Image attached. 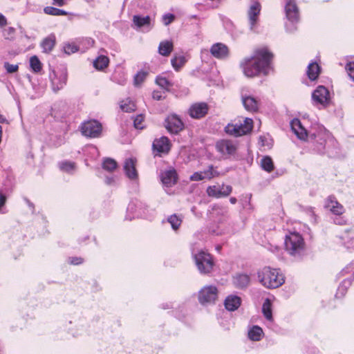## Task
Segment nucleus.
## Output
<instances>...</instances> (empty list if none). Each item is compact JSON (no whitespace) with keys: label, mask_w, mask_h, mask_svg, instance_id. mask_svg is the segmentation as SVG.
<instances>
[{"label":"nucleus","mask_w":354,"mask_h":354,"mask_svg":"<svg viewBox=\"0 0 354 354\" xmlns=\"http://www.w3.org/2000/svg\"><path fill=\"white\" fill-rule=\"evenodd\" d=\"M274 58V54L268 46H260L253 49L252 55L243 58L239 66L248 77L266 76L273 71Z\"/></svg>","instance_id":"1"},{"label":"nucleus","mask_w":354,"mask_h":354,"mask_svg":"<svg viewBox=\"0 0 354 354\" xmlns=\"http://www.w3.org/2000/svg\"><path fill=\"white\" fill-rule=\"evenodd\" d=\"M260 283L267 288H277L285 282L283 274L279 270L265 267L258 272Z\"/></svg>","instance_id":"2"},{"label":"nucleus","mask_w":354,"mask_h":354,"mask_svg":"<svg viewBox=\"0 0 354 354\" xmlns=\"http://www.w3.org/2000/svg\"><path fill=\"white\" fill-rule=\"evenodd\" d=\"M285 250L294 257H301L306 251L304 238L298 232H290L285 237Z\"/></svg>","instance_id":"3"},{"label":"nucleus","mask_w":354,"mask_h":354,"mask_svg":"<svg viewBox=\"0 0 354 354\" xmlns=\"http://www.w3.org/2000/svg\"><path fill=\"white\" fill-rule=\"evenodd\" d=\"M253 129V120L250 118H238L227 124L225 132L234 137H240L250 133Z\"/></svg>","instance_id":"4"},{"label":"nucleus","mask_w":354,"mask_h":354,"mask_svg":"<svg viewBox=\"0 0 354 354\" xmlns=\"http://www.w3.org/2000/svg\"><path fill=\"white\" fill-rule=\"evenodd\" d=\"M196 267L202 274H209L214 267V260L212 254L205 250H200L194 255Z\"/></svg>","instance_id":"5"},{"label":"nucleus","mask_w":354,"mask_h":354,"mask_svg":"<svg viewBox=\"0 0 354 354\" xmlns=\"http://www.w3.org/2000/svg\"><path fill=\"white\" fill-rule=\"evenodd\" d=\"M215 147L224 159H228L236 155L239 142L231 139H221L216 142Z\"/></svg>","instance_id":"6"},{"label":"nucleus","mask_w":354,"mask_h":354,"mask_svg":"<svg viewBox=\"0 0 354 354\" xmlns=\"http://www.w3.org/2000/svg\"><path fill=\"white\" fill-rule=\"evenodd\" d=\"M80 129L83 136L91 138L100 137L102 131V124L96 120H89L82 122Z\"/></svg>","instance_id":"7"},{"label":"nucleus","mask_w":354,"mask_h":354,"mask_svg":"<svg viewBox=\"0 0 354 354\" xmlns=\"http://www.w3.org/2000/svg\"><path fill=\"white\" fill-rule=\"evenodd\" d=\"M218 290L215 286H205L198 293V299L201 304H214L218 299Z\"/></svg>","instance_id":"8"},{"label":"nucleus","mask_w":354,"mask_h":354,"mask_svg":"<svg viewBox=\"0 0 354 354\" xmlns=\"http://www.w3.org/2000/svg\"><path fill=\"white\" fill-rule=\"evenodd\" d=\"M164 126L167 131L171 134H178L185 129L182 119L175 113L167 115L165 120Z\"/></svg>","instance_id":"9"},{"label":"nucleus","mask_w":354,"mask_h":354,"mask_svg":"<svg viewBox=\"0 0 354 354\" xmlns=\"http://www.w3.org/2000/svg\"><path fill=\"white\" fill-rule=\"evenodd\" d=\"M171 143L166 136L156 138L152 144V150L155 156H162L168 154L171 150Z\"/></svg>","instance_id":"10"},{"label":"nucleus","mask_w":354,"mask_h":354,"mask_svg":"<svg viewBox=\"0 0 354 354\" xmlns=\"http://www.w3.org/2000/svg\"><path fill=\"white\" fill-rule=\"evenodd\" d=\"M232 189H233L231 185H225L222 184V185L219 187H218L216 185H211L207 187L206 192L207 194L210 197L219 198L230 196L232 192Z\"/></svg>","instance_id":"11"},{"label":"nucleus","mask_w":354,"mask_h":354,"mask_svg":"<svg viewBox=\"0 0 354 354\" xmlns=\"http://www.w3.org/2000/svg\"><path fill=\"white\" fill-rule=\"evenodd\" d=\"M209 109V106L206 102H196L191 105L188 113L191 118L201 119L208 113Z\"/></svg>","instance_id":"12"},{"label":"nucleus","mask_w":354,"mask_h":354,"mask_svg":"<svg viewBox=\"0 0 354 354\" xmlns=\"http://www.w3.org/2000/svg\"><path fill=\"white\" fill-rule=\"evenodd\" d=\"M286 17L292 23L299 20V9L295 0H288L285 5Z\"/></svg>","instance_id":"13"},{"label":"nucleus","mask_w":354,"mask_h":354,"mask_svg":"<svg viewBox=\"0 0 354 354\" xmlns=\"http://www.w3.org/2000/svg\"><path fill=\"white\" fill-rule=\"evenodd\" d=\"M312 98L316 103L326 106L330 100L328 90L324 86H319L313 93Z\"/></svg>","instance_id":"14"},{"label":"nucleus","mask_w":354,"mask_h":354,"mask_svg":"<svg viewBox=\"0 0 354 354\" xmlns=\"http://www.w3.org/2000/svg\"><path fill=\"white\" fill-rule=\"evenodd\" d=\"M325 207L335 215H342L345 211L344 206L337 201L336 197L333 195L329 196L326 199Z\"/></svg>","instance_id":"15"},{"label":"nucleus","mask_w":354,"mask_h":354,"mask_svg":"<svg viewBox=\"0 0 354 354\" xmlns=\"http://www.w3.org/2000/svg\"><path fill=\"white\" fill-rule=\"evenodd\" d=\"M160 180L162 184L167 187H171L174 185L178 181V174L174 169L163 171L160 174Z\"/></svg>","instance_id":"16"},{"label":"nucleus","mask_w":354,"mask_h":354,"mask_svg":"<svg viewBox=\"0 0 354 354\" xmlns=\"http://www.w3.org/2000/svg\"><path fill=\"white\" fill-rule=\"evenodd\" d=\"M210 53L214 57L221 59L228 57L230 50L225 44L216 43L212 46Z\"/></svg>","instance_id":"17"},{"label":"nucleus","mask_w":354,"mask_h":354,"mask_svg":"<svg viewBox=\"0 0 354 354\" xmlns=\"http://www.w3.org/2000/svg\"><path fill=\"white\" fill-rule=\"evenodd\" d=\"M136 159L135 158H129L125 160L124 169L127 176L131 179L134 180L138 178V171L136 168Z\"/></svg>","instance_id":"18"},{"label":"nucleus","mask_w":354,"mask_h":354,"mask_svg":"<svg viewBox=\"0 0 354 354\" xmlns=\"http://www.w3.org/2000/svg\"><path fill=\"white\" fill-rule=\"evenodd\" d=\"M292 130L300 140H305L308 137L306 129L302 126L299 119H293L290 123Z\"/></svg>","instance_id":"19"},{"label":"nucleus","mask_w":354,"mask_h":354,"mask_svg":"<svg viewBox=\"0 0 354 354\" xmlns=\"http://www.w3.org/2000/svg\"><path fill=\"white\" fill-rule=\"evenodd\" d=\"M242 103L244 108L249 112L255 113L259 110V101L252 96H242Z\"/></svg>","instance_id":"20"},{"label":"nucleus","mask_w":354,"mask_h":354,"mask_svg":"<svg viewBox=\"0 0 354 354\" xmlns=\"http://www.w3.org/2000/svg\"><path fill=\"white\" fill-rule=\"evenodd\" d=\"M261 9V6L258 1L254 2L250 7L248 10V17L252 26H254L256 24Z\"/></svg>","instance_id":"21"},{"label":"nucleus","mask_w":354,"mask_h":354,"mask_svg":"<svg viewBox=\"0 0 354 354\" xmlns=\"http://www.w3.org/2000/svg\"><path fill=\"white\" fill-rule=\"evenodd\" d=\"M241 304V299L239 297L236 295H230L226 297L225 300V307L230 311H234L236 310Z\"/></svg>","instance_id":"22"},{"label":"nucleus","mask_w":354,"mask_h":354,"mask_svg":"<svg viewBox=\"0 0 354 354\" xmlns=\"http://www.w3.org/2000/svg\"><path fill=\"white\" fill-rule=\"evenodd\" d=\"M321 73L320 66L315 62L309 64L307 68L306 74L311 81L316 80Z\"/></svg>","instance_id":"23"},{"label":"nucleus","mask_w":354,"mask_h":354,"mask_svg":"<svg viewBox=\"0 0 354 354\" xmlns=\"http://www.w3.org/2000/svg\"><path fill=\"white\" fill-rule=\"evenodd\" d=\"M250 282V277L245 274H236L233 279V283L236 288H245Z\"/></svg>","instance_id":"24"},{"label":"nucleus","mask_w":354,"mask_h":354,"mask_svg":"<svg viewBox=\"0 0 354 354\" xmlns=\"http://www.w3.org/2000/svg\"><path fill=\"white\" fill-rule=\"evenodd\" d=\"M56 44V38L54 35H50L44 38L41 44L43 51L46 53H49L53 50Z\"/></svg>","instance_id":"25"},{"label":"nucleus","mask_w":354,"mask_h":354,"mask_svg":"<svg viewBox=\"0 0 354 354\" xmlns=\"http://www.w3.org/2000/svg\"><path fill=\"white\" fill-rule=\"evenodd\" d=\"M173 43L170 41L165 40L160 43L158 46V53L164 57H168L173 51Z\"/></svg>","instance_id":"26"},{"label":"nucleus","mask_w":354,"mask_h":354,"mask_svg":"<svg viewBox=\"0 0 354 354\" xmlns=\"http://www.w3.org/2000/svg\"><path fill=\"white\" fill-rule=\"evenodd\" d=\"M109 64V59L105 55L97 57L93 62V66L99 71H102L107 68Z\"/></svg>","instance_id":"27"},{"label":"nucleus","mask_w":354,"mask_h":354,"mask_svg":"<svg viewBox=\"0 0 354 354\" xmlns=\"http://www.w3.org/2000/svg\"><path fill=\"white\" fill-rule=\"evenodd\" d=\"M133 22L138 28L149 26L151 25V18L149 16L141 17L140 15H134L133 17Z\"/></svg>","instance_id":"28"},{"label":"nucleus","mask_w":354,"mask_h":354,"mask_svg":"<svg viewBox=\"0 0 354 354\" xmlns=\"http://www.w3.org/2000/svg\"><path fill=\"white\" fill-rule=\"evenodd\" d=\"M120 107L123 111L131 113L136 110V106L130 98H127L120 101Z\"/></svg>","instance_id":"29"},{"label":"nucleus","mask_w":354,"mask_h":354,"mask_svg":"<svg viewBox=\"0 0 354 354\" xmlns=\"http://www.w3.org/2000/svg\"><path fill=\"white\" fill-rule=\"evenodd\" d=\"M203 172L205 179L209 180L221 176V173L217 170V167H214L213 165H209L207 169L203 171Z\"/></svg>","instance_id":"30"},{"label":"nucleus","mask_w":354,"mask_h":354,"mask_svg":"<svg viewBox=\"0 0 354 354\" xmlns=\"http://www.w3.org/2000/svg\"><path fill=\"white\" fill-rule=\"evenodd\" d=\"M186 63V59L183 55H174L171 59L173 68L178 71Z\"/></svg>","instance_id":"31"},{"label":"nucleus","mask_w":354,"mask_h":354,"mask_svg":"<svg viewBox=\"0 0 354 354\" xmlns=\"http://www.w3.org/2000/svg\"><path fill=\"white\" fill-rule=\"evenodd\" d=\"M44 12L45 14L52 16H66L68 15V12L61 10L53 6H46L44 8Z\"/></svg>","instance_id":"32"},{"label":"nucleus","mask_w":354,"mask_h":354,"mask_svg":"<svg viewBox=\"0 0 354 354\" xmlns=\"http://www.w3.org/2000/svg\"><path fill=\"white\" fill-rule=\"evenodd\" d=\"M263 334V330L258 326H254L248 332V337L253 341H259Z\"/></svg>","instance_id":"33"},{"label":"nucleus","mask_w":354,"mask_h":354,"mask_svg":"<svg viewBox=\"0 0 354 354\" xmlns=\"http://www.w3.org/2000/svg\"><path fill=\"white\" fill-rule=\"evenodd\" d=\"M262 312L268 320H272V303L269 299L265 300L262 306Z\"/></svg>","instance_id":"34"},{"label":"nucleus","mask_w":354,"mask_h":354,"mask_svg":"<svg viewBox=\"0 0 354 354\" xmlns=\"http://www.w3.org/2000/svg\"><path fill=\"white\" fill-rule=\"evenodd\" d=\"M156 83L162 88L169 91V89L174 86V84L167 80L166 77L162 76H158L156 78Z\"/></svg>","instance_id":"35"},{"label":"nucleus","mask_w":354,"mask_h":354,"mask_svg":"<svg viewBox=\"0 0 354 354\" xmlns=\"http://www.w3.org/2000/svg\"><path fill=\"white\" fill-rule=\"evenodd\" d=\"M261 165L263 170L269 173L272 171L274 168L273 161L270 156L263 157L261 159Z\"/></svg>","instance_id":"36"},{"label":"nucleus","mask_w":354,"mask_h":354,"mask_svg":"<svg viewBox=\"0 0 354 354\" xmlns=\"http://www.w3.org/2000/svg\"><path fill=\"white\" fill-rule=\"evenodd\" d=\"M118 167L116 161L112 158H105L102 162V168L108 171H113Z\"/></svg>","instance_id":"37"},{"label":"nucleus","mask_w":354,"mask_h":354,"mask_svg":"<svg viewBox=\"0 0 354 354\" xmlns=\"http://www.w3.org/2000/svg\"><path fill=\"white\" fill-rule=\"evenodd\" d=\"M30 66L32 71L35 73H39L42 69V64L39 58L36 55L32 56L30 57Z\"/></svg>","instance_id":"38"},{"label":"nucleus","mask_w":354,"mask_h":354,"mask_svg":"<svg viewBox=\"0 0 354 354\" xmlns=\"http://www.w3.org/2000/svg\"><path fill=\"white\" fill-rule=\"evenodd\" d=\"M167 221L171 224V227L174 230H177L180 227V226L182 223V219L175 214L171 215L167 218Z\"/></svg>","instance_id":"39"},{"label":"nucleus","mask_w":354,"mask_h":354,"mask_svg":"<svg viewBox=\"0 0 354 354\" xmlns=\"http://www.w3.org/2000/svg\"><path fill=\"white\" fill-rule=\"evenodd\" d=\"M75 168V163L71 161H64L59 163V169L66 172H70Z\"/></svg>","instance_id":"40"},{"label":"nucleus","mask_w":354,"mask_h":354,"mask_svg":"<svg viewBox=\"0 0 354 354\" xmlns=\"http://www.w3.org/2000/svg\"><path fill=\"white\" fill-rule=\"evenodd\" d=\"M64 53L67 55L75 53L79 50V47L75 43H68L64 46Z\"/></svg>","instance_id":"41"},{"label":"nucleus","mask_w":354,"mask_h":354,"mask_svg":"<svg viewBox=\"0 0 354 354\" xmlns=\"http://www.w3.org/2000/svg\"><path fill=\"white\" fill-rule=\"evenodd\" d=\"M16 30L15 28L8 27L3 31V35L6 39L12 40L15 37Z\"/></svg>","instance_id":"42"},{"label":"nucleus","mask_w":354,"mask_h":354,"mask_svg":"<svg viewBox=\"0 0 354 354\" xmlns=\"http://www.w3.org/2000/svg\"><path fill=\"white\" fill-rule=\"evenodd\" d=\"M145 116L142 114L138 115L133 121V124L136 129H143L145 128L144 125Z\"/></svg>","instance_id":"43"},{"label":"nucleus","mask_w":354,"mask_h":354,"mask_svg":"<svg viewBox=\"0 0 354 354\" xmlns=\"http://www.w3.org/2000/svg\"><path fill=\"white\" fill-rule=\"evenodd\" d=\"M147 76V73L145 71H139L135 76L134 81L136 84H142Z\"/></svg>","instance_id":"44"},{"label":"nucleus","mask_w":354,"mask_h":354,"mask_svg":"<svg viewBox=\"0 0 354 354\" xmlns=\"http://www.w3.org/2000/svg\"><path fill=\"white\" fill-rule=\"evenodd\" d=\"M4 68L8 73H14L19 70V66L17 64H11L9 62L4 63Z\"/></svg>","instance_id":"45"},{"label":"nucleus","mask_w":354,"mask_h":354,"mask_svg":"<svg viewBox=\"0 0 354 354\" xmlns=\"http://www.w3.org/2000/svg\"><path fill=\"white\" fill-rule=\"evenodd\" d=\"M345 68L351 79L354 82V62L347 63Z\"/></svg>","instance_id":"46"},{"label":"nucleus","mask_w":354,"mask_h":354,"mask_svg":"<svg viewBox=\"0 0 354 354\" xmlns=\"http://www.w3.org/2000/svg\"><path fill=\"white\" fill-rule=\"evenodd\" d=\"M175 19V16L173 14L167 13L162 16V21L165 26L171 24Z\"/></svg>","instance_id":"47"},{"label":"nucleus","mask_w":354,"mask_h":354,"mask_svg":"<svg viewBox=\"0 0 354 354\" xmlns=\"http://www.w3.org/2000/svg\"><path fill=\"white\" fill-rule=\"evenodd\" d=\"M205 179L203 171L194 172L191 176L190 180L192 181H200Z\"/></svg>","instance_id":"48"},{"label":"nucleus","mask_w":354,"mask_h":354,"mask_svg":"<svg viewBox=\"0 0 354 354\" xmlns=\"http://www.w3.org/2000/svg\"><path fill=\"white\" fill-rule=\"evenodd\" d=\"M66 79H67L66 74L63 73L62 74V80L59 84L56 83V80L55 78L52 79V84L53 85H56L57 89L59 90V89L62 88L64 86V85L66 84Z\"/></svg>","instance_id":"49"},{"label":"nucleus","mask_w":354,"mask_h":354,"mask_svg":"<svg viewBox=\"0 0 354 354\" xmlns=\"http://www.w3.org/2000/svg\"><path fill=\"white\" fill-rule=\"evenodd\" d=\"M68 262L71 265L78 266L84 262V259L80 257H69Z\"/></svg>","instance_id":"50"},{"label":"nucleus","mask_w":354,"mask_h":354,"mask_svg":"<svg viewBox=\"0 0 354 354\" xmlns=\"http://www.w3.org/2000/svg\"><path fill=\"white\" fill-rule=\"evenodd\" d=\"M152 98L155 100H160L165 97L162 96V93L160 91H153L152 93Z\"/></svg>","instance_id":"51"},{"label":"nucleus","mask_w":354,"mask_h":354,"mask_svg":"<svg viewBox=\"0 0 354 354\" xmlns=\"http://www.w3.org/2000/svg\"><path fill=\"white\" fill-rule=\"evenodd\" d=\"M53 4L62 7L66 4V0H53Z\"/></svg>","instance_id":"52"},{"label":"nucleus","mask_w":354,"mask_h":354,"mask_svg":"<svg viewBox=\"0 0 354 354\" xmlns=\"http://www.w3.org/2000/svg\"><path fill=\"white\" fill-rule=\"evenodd\" d=\"M7 24L6 18L0 12V27H3Z\"/></svg>","instance_id":"53"},{"label":"nucleus","mask_w":354,"mask_h":354,"mask_svg":"<svg viewBox=\"0 0 354 354\" xmlns=\"http://www.w3.org/2000/svg\"><path fill=\"white\" fill-rule=\"evenodd\" d=\"M6 202V197L5 195L0 193V209L5 205Z\"/></svg>","instance_id":"54"},{"label":"nucleus","mask_w":354,"mask_h":354,"mask_svg":"<svg viewBox=\"0 0 354 354\" xmlns=\"http://www.w3.org/2000/svg\"><path fill=\"white\" fill-rule=\"evenodd\" d=\"M349 270V268L348 267H346L344 269H343L340 272H339V277H344L345 276L346 274H348V272H350L348 271Z\"/></svg>","instance_id":"55"},{"label":"nucleus","mask_w":354,"mask_h":354,"mask_svg":"<svg viewBox=\"0 0 354 354\" xmlns=\"http://www.w3.org/2000/svg\"><path fill=\"white\" fill-rule=\"evenodd\" d=\"M230 201L232 204H235L236 203L237 200L235 197H231L230 198Z\"/></svg>","instance_id":"56"},{"label":"nucleus","mask_w":354,"mask_h":354,"mask_svg":"<svg viewBox=\"0 0 354 354\" xmlns=\"http://www.w3.org/2000/svg\"><path fill=\"white\" fill-rule=\"evenodd\" d=\"M6 122H7V120H6V119L5 118H3V117L0 118V122L1 123H4Z\"/></svg>","instance_id":"57"},{"label":"nucleus","mask_w":354,"mask_h":354,"mask_svg":"<svg viewBox=\"0 0 354 354\" xmlns=\"http://www.w3.org/2000/svg\"><path fill=\"white\" fill-rule=\"evenodd\" d=\"M351 281H352L351 279H347V280H344V281H343V283H347L348 285H351Z\"/></svg>","instance_id":"58"}]
</instances>
